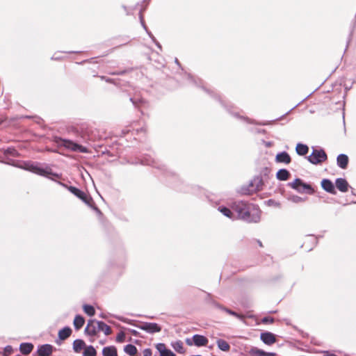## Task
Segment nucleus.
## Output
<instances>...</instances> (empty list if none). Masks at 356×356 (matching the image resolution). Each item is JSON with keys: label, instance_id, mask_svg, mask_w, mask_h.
<instances>
[{"label": "nucleus", "instance_id": "f257e3e1", "mask_svg": "<svg viewBox=\"0 0 356 356\" xmlns=\"http://www.w3.org/2000/svg\"><path fill=\"white\" fill-rule=\"evenodd\" d=\"M186 78L189 81L190 83H193V85L201 88L206 93H207L211 98L216 100L220 103V104L227 111V113H229L233 117L241 120L248 124H253L257 125H261V126H266V125H270L273 124L274 122L280 120L282 119L284 116L288 115L291 111L295 109L296 107H298L299 105H300L304 101H305L307 98H309L314 92H311L309 95H308L307 97H305L303 99H302L299 103H298L296 105H295L293 107H292L289 111H287L286 113L283 114L281 117L277 118L275 120H270V121H261V122H257L254 120H252L251 118H249L248 117L241 115L238 113L234 112L232 111L234 108L233 104L224 99L221 95L216 92V91L204 87L202 83L203 81L202 79L199 78H195L191 74H186Z\"/></svg>", "mask_w": 356, "mask_h": 356}, {"label": "nucleus", "instance_id": "f03ea898", "mask_svg": "<svg viewBox=\"0 0 356 356\" xmlns=\"http://www.w3.org/2000/svg\"><path fill=\"white\" fill-rule=\"evenodd\" d=\"M138 160V163L141 165H150L159 170L161 172V175L166 177V181L168 184L177 191L187 192L186 189L181 186V185L183 184V181L179 179V176L172 170H169L165 165L160 163L158 161H156L151 155L145 154Z\"/></svg>", "mask_w": 356, "mask_h": 356}, {"label": "nucleus", "instance_id": "7ed1b4c3", "mask_svg": "<svg viewBox=\"0 0 356 356\" xmlns=\"http://www.w3.org/2000/svg\"><path fill=\"white\" fill-rule=\"evenodd\" d=\"M9 165L15 166L17 168L29 171L38 175L46 177L54 181H56V178H60L61 174L54 172L51 168L44 163L32 161H13L12 163L8 162Z\"/></svg>", "mask_w": 356, "mask_h": 356}, {"label": "nucleus", "instance_id": "20e7f679", "mask_svg": "<svg viewBox=\"0 0 356 356\" xmlns=\"http://www.w3.org/2000/svg\"><path fill=\"white\" fill-rule=\"evenodd\" d=\"M115 318L123 323L132 325L137 328L143 330L149 334H155L160 332L162 330V327L156 323L150 322H139V324H136V320L128 319L121 316H115Z\"/></svg>", "mask_w": 356, "mask_h": 356}, {"label": "nucleus", "instance_id": "39448f33", "mask_svg": "<svg viewBox=\"0 0 356 356\" xmlns=\"http://www.w3.org/2000/svg\"><path fill=\"white\" fill-rule=\"evenodd\" d=\"M262 190L261 179L259 177H254L248 184L241 186L238 192L242 195H252Z\"/></svg>", "mask_w": 356, "mask_h": 356}, {"label": "nucleus", "instance_id": "423d86ee", "mask_svg": "<svg viewBox=\"0 0 356 356\" xmlns=\"http://www.w3.org/2000/svg\"><path fill=\"white\" fill-rule=\"evenodd\" d=\"M261 213L258 206L250 204L240 218L247 222L257 223L261 220Z\"/></svg>", "mask_w": 356, "mask_h": 356}, {"label": "nucleus", "instance_id": "0eeeda50", "mask_svg": "<svg viewBox=\"0 0 356 356\" xmlns=\"http://www.w3.org/2000/svg\"><path fill=\"white\" fill-rule=\"evenodd\" d=\"M56 142L60 147H64L66 149H70L74 152H81V153H88V149L86 147H84L72 140L58 138L56 140Z\"/></svg>", "mask_w": 356, "mask_h": 356}, {"label": "nucleus", "instance_id": "6e6552de", "mask_svg": "<svg viewBox=\"0 0 356 356\" xmlns=\"http://www.w3.org/2000/svg\"><path fill=\"white\" fill-rule=\"evenodd\" d=\"M56 182L63 187L67 188L71 193L80 199L86 204H89V202H92V197L90 195L86 194L84 191L76 188V186H67V184L57 180Z\"/></svg>", "mask_w": 356, "mask_h": 356}, {"label": "nucleus", "instance_id": "1a4fd4ad", "mask_svg": "<svg viewBox=\"0 0 356 356\" xmlns=\"http://www.w3.org/2000/svg\"><path fill=\"white\" fill-rule=\"evenodd\" d=\"M312 152L310 155L307 156V161L313 165H318L325 161L327 159V154L323 148H317L312 147Z\"/></svg>", "mask_w": 356, "mask_h": 356}, {"label": "nucleus", "instance_id": "9d476101", "mask_svg": "<svg viewBox=\"0 0 356 356\" xmlns=\"http://www.w3.org/2000/svg\"><path fill=\"white\" fill-rule=\"evenodd\" d=\"M249 205L250 204L245 201H236L233 203L232 209L240 218Z\"/></svg>", "mask_w": 356, "mask_h": 356}, {"label": "nucleus", "instance_id": "9b49d317", "mask_svg": "<svg viewBox=\"0 0 356 356\" xmlns=\"http://www.w3.org/2000/svg\"><path fill=\"white\" fill-rule=\"evenodd\" d=\"M260 340L267 346H271L277 341L276 335L268 331H264L261 332Z\"/></svg>", "mask_w": 356, "mask_h": 356}, {"label": "nucleus", "instance_id": "f8f14e48", "mask_svg": "<svg viewBox=\"0 0 356 356\" xmlns=\"http://www.w3.org/2000/svg\"><path fill=\"white\" fill-rule=\"evenodd\" d=\"M54 347L49 343L39 345L37 348V354L38 356H51Z\"/></svg>", "mask_w": 356, "mask_h": 356}, {"label": "nucleus", "instance_id": "ddd939ff", "mask_svg": "<svg viewBox=\"0 0 356 356\" xmlns=\"http://www.w3.org/2000/svg\"><path fill=\"white\" fill-rule=\"evenodd\" d=\"M321 186L325 192L332 195L337 194L335 185L330 179H323L321 181Z\"/></svg>", "mask_w": 356, "mask_h": 356}, {"label": "nucleus", "instance_id": "4468645a", "mask_svg": "<svg viewBox=\"0 0 356 356\" xmlns=\"http://www.w3.org/2000/svg\"><path fill=\"white\" fill-rule=\"evenodd\" d=\"M97 321L95 319H90L88 321L87 325L85 327L84 333L88 336H95L98 332L97 327L95 325L97 324Z\"/></svg>", "mask_w": 356, "mask_h": 356}, {"label": "nucleus", "instance_id": "2eb2a0df", "mask_svg": "<svg viewBox=\"0 0 356 356\" xmlns=\"http://www.w3.org/2000/svg\"><path fill=\"white\" fill-rule=\"evenodd\" d=\"M335 188H337L341 193H346L350 187L345 178L339 177L335 179Z\"/></svg>", "mask_w": 356, "mask_h": 356}, {"label": "nucleus", "instance_id": "dca6fc26", "mask_svg": "<svg viewBox=\"0 0 356 356\" xmlns=\"http://www.w3.org/2000/svg\"><path fill=\"white\" fill-rule=\"evenodd\" d=\"M155 348L159 353V356H177L174 352L166 347L164 343H156Z\"/></svg>", "mask_w": 356, "mask_h": 356}, {"label": "nucleus", "instance_id": "f3484780", "mask_svg": "<svg viewBox=\"0 0 356 356\" xmlns=\"http://www.w3.org/2000/svg\"><path fill=\"white\" fill-rule=\"evenodd\" d=\"M275 161L278 163L289 164L291 162V158L287 152L282 151L276 154Z\"/></svg>", "mask_w": 356, "mask_h": 356}, {"label": "nucleus", "instance_id": "a211bd4d", "mask_svg": "<svg viewBox=\"0 0 356 356\" xmlns=\"http://www.w3.org/2000/svg\"><path fill=\"white\" fill-rule=\"evenodd\" d=\"M249 354L251 356H277V353L274 352H266L257 347H252L249 350Z\"/></svg>", "mask_w": 356, "mask_h": 356}, {"label": "nucleus", "instance_id": "6ab92c4d", "mask_svg": "<svg viewBox=\"0 0 356 356\" xmlns=\"http://www.w3.org/2000/svg\"><path fill=\"white\" fill-rule=\"evenodd\" d=\"M299 190L300 191H298L300 193H306L308 195H313L315 193V190L313 186L308 183L305 182L301 179V183L298 184Z\"/></svg>", "mask_w": 356, "mask_h": 356}, {"label": "nucleus", "instance_id": "aec40b11", "mask_svg": "<svg viewBox=\"0 0 356 356\" xmlns=\"http://www.w3.org/2000/svg\"><path fill=\"white\" fill-rule=\"evenodd\" d=\"M193 341L194 345L197 347L206 346L209 343V340L205 336L198 334L193 336Z\"/></svg>", "mask_w": 356, "mask_h": 356}, {"label": "nucleus", "instance_id": "412c9836", "mask_svg": "<svg viewBox=\"0 0 356 356\" xmlns=\"http://www.w3.org/2000/svg\"><path fill=\"white\" fill-rule=\"evenodd\" d=\"M213 305L216 308H218V309H220V310L227 313L229 315L235 316V317H236L238 319L241 320V319L243 318V316L241 314H238L237 312H234V311H233V310H232V309H229V308H227V307L220 305V303H218V302H217L216 301L213 302Z\"/></svg>", "mask_w": 356, "mask_h": 356}, {"label": "nucleus", "instance_id": "4be33fe9", "mask_svg": "<svg viewBox=\"0 0 356 356\" xmlns=\"http://www.w3.org/2000/svg\"><path fill=\"white\" fill-rule=\"evenodd\" d=\"M349 158L345 154H339L337 157V165L341 169H346L348 165Z\"/></svg>", "mask_w": 356, "mask_h": 356}, {"label": "nucleus", "instance_id": "5701e85b", "mask_svg": "<svg viewBox=\"0 0 356 356\" xmlns=\"http://www.w3.org/2000/svg\"><path fill=\"white\" fill-rule=\"evenodd\" d=\"M270 173L271 169L268 167H264L260 170L259 175H255L254 177H259L261 179L263 187L265 182L268 181V180L272 177L270 176Z\"/></svg>", "mask_w": 356, "mask_h": 356}, {"label": "nucleus", "instance_id": "b1692460", "mask_svg": "<svg viewBox=\"0 0 356 356\" xmlns=\"http://www.w3.org/2000/svg\"><path fill=\"white\" fill-rule=\"evenodd\" d=\"M72 333V330L70 326H65L61 328L58 333V339L64 341L67 339Z\"/></svg>", "mask_w": 356, "mask_h": 356}, {"label": "nucleus", "instance_id": "393cba45", "mask_svg": "<svg viewBox=\"0 0 356 356\" xmlns=\"http://www.w3.org/2000/svg\"><path fill=\"white\" fill-rule=\"evenodd\" d=\"M87 345L85 341L81 339H76L73 341L72 349L74 353H79L82 350H83Z\"/></svg>", "mask_w": 356, "mask_h": 356}, {"label": "nucleus", "instance_id": "a878e982", "mask_svg": "<svg viewBox=\"0 0 356 356\" xmlns=\"http://www.w3.org/2000/svg\"><path fill=\"white\" fill-rule=\"evenodd\" d=\"M290 176V172L286 168H281L276 173V178L279 181H286L289 179Z\"/></svg>", "mask_w": 356, "mask_h": 356}, {"label": "nucleus", "instance_id": "bb28decb", "mask_svg": "<svg viewBox=\"0 0 356 356\" xmlns=\"http://www.w3.org/2000/svg\"><path fill=\"white\" fill-rule=\"evenodd\" d=\"M33 348L34 346L32 343L24 342L20 343L19 350L22 354L28 355L33 350Z\"/></svg>", "mask_w": 356, "mask_h": 356}, {"label": "nucleus", "instance_id": "cd10ccee", "mask_svg": "<svg viewBox=\"0 0 356 356\" xmlns=\"http://www.w3.org/2000/svg\"><path fill=\"white\" fill-rule=\"evenodd\" d=\"M103 356H118V350L115 346H105L102 349Z\"/></svg>", "mask_w": 356, "mask_h": 356}, {"label": "nucleus", "instance_id": "c85d7f7f", "mask_svg": "<svg viewBox=\"0 0 356 356\" xmlns=\"http://www.w3.org/2000/svg\"><path fill=\"white\" fill-rule=\"evenodd\" d=\"M296 152L299 156H305L309 152V147L306 144L298 143L296 146Z\"/></svg>", "mask_w": 356, "mask_h": 356}, {"label": "nucleus", "instance_id": "c756f323", "mask_svg": "<svg viewBox=\"0 0 356 356\" xmlns=\"http://www.w3.org/2000/svg\"><path fill=\"white\" fill-rule=\"evenodd\" d=\"M85 323V318L80 314H76L74 318L73 325L76 330H79Z\"/></svg>", "mask_w": 356, "mask_h": 356}, {"label": "nucleus", "instance_id": "7c9ffc66", "mask_svg": "<svg viewBox=\"0 0 356 356\" xmlns=\"http://www.w3.org/2000/svg\"><path fill=\"white\" fill-rule=\"evenodd\" d=\"M218 210L222 215L230 219H234L235 218V213H234L233 210L230 209L229 207H227L225 206H220L218 207Z\"/></svg>", "mask_w": 356, "mask_h": 356}, {"label": "nucleus", "instance_id": "2f4dec72", "mask_svg": "<svg viewBox=\"0 0 356 356\" xmlns=\"http://www.w3.org/2000/svg\"><path fill=\"white\" fill-rule=\"evenodd\" d=\"M97 330L99 331L104 332L105 335H109L111 333V328L107 324H106L104 321H97Z\"/></svg>", "mask_w": 356, "mask_h": 356}, {"label": "nucleus", "instance_id": "473e14b6", "mask_svg": "<svg viewBox=\"0 0 356 356\" xmlns=\"http://www.w3.org/2000/svg\"><path fill=\"white\" fill-rule=\"evenodd\" d=\"M170 346L178 353L183 354V353H185V349L184 348V344H183V342L181 340H177L175 341H172L170 343Z\"/></svg>", "mask_w": 356, "mask_h": 356}, {"label": "nucleus", "instance_id": "72a5a7b5", "mask_svg": "<svg viewBox=\"0 0 356 356\" xmlns=\"http://www.w3.org/2000/svg\"><path fill=\"white\" fill-rule=\"evenodd\" d=\"M218 348L224 352H228L230 350V346L227 341L224 339H218L216 341Z\"/></svg>", "mask_w": 356, "mask_h": 356}, {"label": "nucleus", "instance_id": "f704fd0d", "mask_svg": "<svg viewBox=\"0 0 356 356\" xmlns=\"http://www.w3.org/2000/svg\"><path fill=\"white\" fill-rule=\"evenodd\" d=\"M124 351L125 353L130 356H135L138 352V350L134 345L129 343L124 347Z\"/></svg>", "mask_w": 356, "mask_h": 356}, {"label": "nucleus", "instance_id": "c9c22d12", "mask_svg": "<svg viewBox=\"0 0 356 356\" xmlns=\"http://www.w3.org/2000/svg\"><path fill=\"white\" fill-rule=\"evenodd\" d=\"M97 352L92 345L86 346L83 351V356H97Z\"/></svg>", "mask_w": 356, "mask_h": 356}, {"label": "nucleus", "instance_id": "e433bc0d", "mask_svg": "<svg viewBox=\"0 0 356 356\" xmlns=\"http://www.w3.org/2000/svg\"><path fill=\"white\" fill-rule=\"evenodd\" d=\"M129 101L136 108H139L140 106L146 104V101L144 99L138 97H130Z\"/></svg>", "mask_w": 356, "mask_h": 356}, {"label": "nucleus", "instance_id": "4c0bfd02", "mask_svg": "<svg viewBox=\"0 0 356 356\" xmlns=\"http://www.w3.org/2000/svg\"><path fill=\"white\" fill-rule=\"evenodd\" d=\"M83 310L89 316H93L95 314V307L91 305L84 304Z\"/></svg>", "mask_w": 356, "mask_h": 356}, {"label": "nucleus", "instance_id": "58836bf2", "mask_svg": "<svg viewBox=\"0 0 356 356\" xmlns=\"http://www.w3.org/2000/svg\"><path fill=\"white\" fill-rule=\"evenodd\" d=\"M4 154L13 156H18L19 155L18 151L13 147H8L4 150Z\"/></svg>", "mask_w": 356, "mask_h": 356}, {"label": "nucleus", "instance_id": "ea45409f", "mask_svg": "<svg viewBox=\"0 0 356 356\" xmlns=\"http://www.w3.org/2000/svg\"><path fill=\"white\" fill-rule=\"evenodd\" d=\"M301 183V179L300 178H296L292 182L288 183V186L291 187V188L294 189L295 191H300L299 190L298 184Z\"/></svg>", "mask_w": 356, "mask_h": 356}, {"label": "nucleus", "instance_id": "a19ab883", "mask_svg": "<svg viewBox=\"0 0 356 356\" xmlns=\"http://www.w3.org/2000/svg\"><path fill=\"white\" fill-rule=\"evenodd\" d=\"M307 236L310 238V242L313 244V246L308 249V251H311L313 249V247L316 246L318 244V238L322 236H315L314 235L312 234L308 235Z\"/></svg>", "mask_w": 356, "mask_h": 356}, {"label": "nucleus", "instance_id": "79ce46f5", "mask_svg": "<svg viewBox=\"0 0 356 356\" xmlns=\"http://www.w3.org/2000/svg\"><path fill=\"white\" fill-rule=\"evenodd\" d=\"M248 131L254 134H265L266 133V131L265 129L255 127H251L248 129Z\"/></svg>", "mask_w": 356, "mask_h": 356}, {"label": "nucleus", "instance_id": "37998d69", "mask_svg": "<svg viewBox=\"0 0 356 356\" xmlns=\"http://www.w3.org/2000/svg\"><path fill=\"white\" fill-rule=\"evenodd\" d=\"M125 333L122 331H120L116 336V341L118 343H123L125 341Z\"/></svg>", "mask_w": 356, "mask_h": 356}, {"label": "nucleus", "instance_id": "c03bdc74", "mask_svg": "<svg viewBox=\"0 0 356 356\" xmlns=\"http://www.w3.org/2000/svg\"><path fill=\"white\" fill-rule=\"evenodd\" d=\"M143 9H140V10L139 12V19H140V24L143 26V28L144 29V30L145 31H147L148 28L146 26L145 22L144 21L143 15Z\"/></svg>", "mask_w": 356, "mask_h": 356}, {"label": "nucleus", "instance_id": "a18cd8bd", "mask_svg": "<svg viewBox=\"0 0 356 356\" xmlns=\"http://www.w3.org/2000/svg\"><path fill=\"white\" fill-rule=\"evenodd\" d=\"M89 207L93 209L99 216L102 215L101 210L96 206L94 201L89 202V204H87Z\"/></svg>", "mask_w": 356, "mask_h": 356}, {"label": "nucleus", "instance_id": "49530a36", "mask_svg": "<svg viewBox=\"0 0 356 356\" xmlns=\"http://www.w3.org/2000/svg\"><path fill=\"white\" fill-rule=\"evenodd\" d=\"M275 319L274 318L270 316H266L261 318V323L264 324H270L274 323Z\"/></svg>", "mask_w": 356, "mask_h": 356}, {"label": "nucleus", "instance_id": "de8ad7c7", "mask_svg": "<svg viewBox=\"0 0 356 356\" xmlns=\"http://www.w3.org/2000/svg\"><path fill=\"white\" fill-rule=\"evenodd\" d=\"M13 353V348L11 346L8 345L5 346L3 349V356H8L9 355H11Z\"/></svg>", "mask_w": 356, "mask_h": 356}, {"label": "nucleus", "instance_id": "09e8293b", "mask_svg": "<svg viewBox=\"0 0 356 356\" xmlns=\"http://www.w3.org/2000/svg\"><path fill=\"white\" fill-rule=\"evenodd\" d=\"M290 200L294 202V203H299V202H302L303 201H305V198H302L298 195H292L291 197H290Z\"/></svg>", "mask_w": 356, "mask_h": 356}, {"label": "nucleus", "instance_id": "8fccbe9b", "mask_svg": "<svg viewBox=\"0 0 356 356\" xmlns=\"http://www.w3.org/2000/svg\"><path fill=\"white\" fill-rule=\"evenodd\" d=\"M100 78H101L102 80H104V81H105L107 83H113L114 85H116V81L114 79H113L108 78V77H106L105 76H100Z\"/></svg>", "mask_w": 356, "mask_h": 356}, {"label": "nucleus", "instance_id": "3c124183", "mask_svg": "<svg viewBox=\"0 0 356 356\" xmlns=\"http://www.w3.org/2000/svg\"><path fill=\"white\" fill-rule=\"evenodd\" d=\"M129 332H130L133 336L134 337H140V334L139 332H138L136 330L131 329V328H127V329Z\"/></svg>", "mask_w": 356, "mask_h": 356}, {"label": "nucleus", "instance_id": "603ef678", "mask_svg": "<svg viewBox=\"0 0 356 356\" xmlns=\"http://www.w3.org/2000/svg\"><path fill=\"white\" fill-rule=\"evenodd\" d=\"M143 356H152V349H150V348H145L143 351Z\"/></svg>", "mask_w": 356, "mask_h": 356}, {"label": "nucleus", "instance_id": "864d4df0", "mask_svg": "<svg viewBox=\"0 0 356 356\" xmlns=\"http://www.w3.org/2000/svg\"><path fill=\"white\" fill-rule=\"evenodd\" d=\"M268 206H278L280 205L279 202H275L274 200L270 199L266 202Z\"/></svg>", "mask_w": 356, "mask_h": 356}, {"label": "nucleus", "instance_id": "5fc2aeb1", "mask_svg": "<svg viewBox=\"0 0 356 356\" xmlns=\"http://www.w3.org/2000/svg\"><path fill=\"white\" fill-rule=\"evenodd\" d=\"M148 36L151 38L152 41L154 42L156 39V38L154 36L152 33L148 29L147 31H146Z\"/></svg>", "mask_w": 356, "mask_h": 356}, {"label": "nucleus", "instance_id": "6e6d98bb", "mask_svg": "<svg viewBox=\"0 0 356 356\" xmlns=\"http://www.w3.org/2000/svg\"><path fill=\"white\" fill-rule=\"evenodd\" d=\"M186 343L188 345V346H193L194 345V343H193V338L192 339H190V338H186Z\"/></svg>", "mask_w": 356, "mask_h": 356}, {"label": "nucleus", "instance_id": "4d7b16f0", "mask_svg": "<svg viewBox=\"0 0 356 356\" xmlns=\"http://www.w3.org/2000/svg\"><path fill=\"white\" fill-rule=\"evenodd\" d=\"M262 143L265 145L266 147H270L273 146V142L271 141H265L264 140H262Z\"/></svg>", "mask_w": 356, "mask_h": 356}, {"label": "nucleus", "instance_id": "13d9d810", "mask_svg": "<svg viewBox=\"0 0 356 356\" xmlns=\"http://www.w3.org/2000/svg\"><path fill=\"white\" fill-rule=\"evenodd\" d=\"M122 42L123 43L122 44H120V46H122V45L129 43V37L126 36V37L122 38Z\"/></svg>", "mask_w": 356, "mask_h": 356}, {"label": "nucleus", "instance_id": "bf43d9fd", "mask_svg": "<svg viewBox=\"0 0 356 356\" xmlns=\"http://www.w3.org/2000/svg\"><path fill=\"white\" fill-rule=\"evenodd\" d=\"M126 72H127L126 70L116 71V72H112L111 74H113V75H122V74H124Z\"/></svg>", "mask_w": 356, "mask_h": 356}, {"label": "nucleus", "instance_id": "052dcab7", "mask_svg": "<svg viewBox=\"0 0 356 356\" xmlns=\"http://www.w3.org/2000/svg\"><path fill=\"white\" fill-rule=\"evenodd\" d=\"M56 54H56V53H55V54L51 56V60H61V59H62V58H61V57H60V56H56Z\"/></svg>", "mask_w": 356, "mask_h": 356}, {"label": "nucleus", "instance_id": "680f3d73", "mask_svg": "<svg viewBox=\"0 0 356 356\" xmlns=\"http://www.w3.org/2000/svg\"><path fill=\"white\" fill-rule=\"evenodd\" d=\"M153 42L156 44V46L159 49L160 51L162 50L161 44L157 41V40H155Z\"/></svg>", "mask_w": 356, "mask_h": 356}, {"label": "nucleus", "instance_id": "e2e57ef3", "mask_svg": "<svg viewBox=\"0 0 356 356\" xmlns=\"http://www.w3.org/2000/svg\"><path fill=\"white\" fill-rule=\"evenodd\" d=\"M252 242H256L260 247H263L262 242L259 239H252Z\"/></svg>", "mask_w": 356, "mask_h": 356}, {"label": "nucleus", "instance_id": "0e129e2a", "mask_svg": "<svg viewBox=\"0 0 356 356\" xmlns=\"http://www.w3.org/2000/svg\"><path fill=\"white\" fill-rule=\"evenodd\" d=\"M122 8L124 9V10L126 12V14H127V15H129V11H128V8H127V6H126L125 5H122Z\"/></svg>", "mask_w": 356, "mask_h": 356}, {"label": "nucleus", "instance_id": "69168bd1", "mask_svg": "<svg viewBox=\"0 0 356 356\" xmlns=\"http://www.w3.org/2000/svg\"><path fill=\"white\" fill-rule=\"evenodd\" d=\"M65 53H67V54H79L80 53L81 51H64Z\"/></svg>", "mask_w": 356, "mask_h": 356}, {"label": "nucleus", "instance_id": "338daca9", "mask_svg": "<svg viewBox=\"0 0 356 356\" xmlns=\"http://www.w3.org/2000/svg\"><path fill=\"white\" fill-rule=\"evenodd\" d=\"M284 321H285L286 325H291L290 320L285 319Z\"/></svg>", "mask_w": 356, "mask_h": 356}, {"label": "nucleus", "instance_id": "774afa93", "mask_svg": "<svg viewBox=\"0 0 356 356\" xmlns=\"http://www.w3.org/2000/svg\"><path fill=\"white\" fill-rule=\"evenodd\" d=\"M351 87H352V86H345V90H346V91H348V90H349L351 88Z\"/></svg>", "mask_w": 356, "mask_h": 356}]
</instances>
